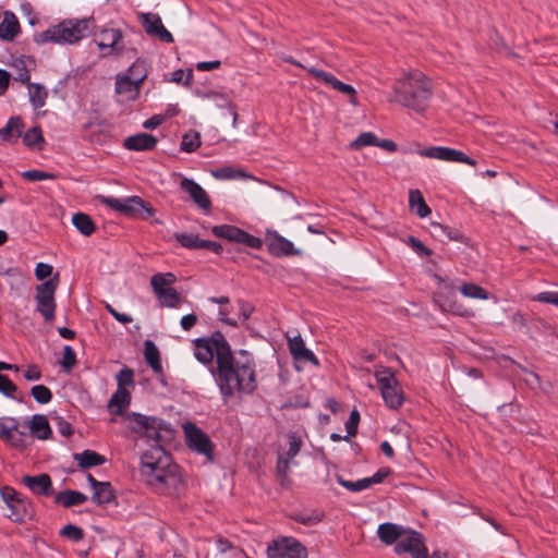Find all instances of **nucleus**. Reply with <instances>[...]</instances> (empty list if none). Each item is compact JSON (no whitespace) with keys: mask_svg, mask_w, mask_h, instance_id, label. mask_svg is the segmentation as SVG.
<instances>
[{"mask_svg":"<svg viewBox=\"0 0 558 558\" xmlns=\"http://www.w3.org/2000/svg\"><path fill=\"white\" fill-rule=\"evenodd\" d=\"M440 307L442 311H448L454 315H459V316H463V317H468L471 315V312L469 310H466L462 304H460L456 301L449 303L448 305L441 304Z\"/></svg>","mask_w":558,"mask_h":558,"instance_id":"e2e57ef3","label":"nucleus"},{"mask_svg":"<svg viewBox=\"0 0 558 558\" xmlns=\"http://www.w3.org/2000/svg\"><path fill=\"white\" fill-rule=\"evenodd\" d=\"M31 395L39 404H47L52 400V392L45 385L33 386L31 389Z\"/></svg>","mask_w":558,"mask_h":558,"instance_id":"de8ad7c7","label":"nucleus"},{"mask_svg":"<svg viewBox=\"0 0 558 558\" xmlns=\"http://www.w3.org/2000/svg\"><path fill=\"white\" fill-rule=\"evenodd\" d=\"M269 558H307V549L293 537H282L268 546Z\"/></svg>","mask_w":558,"mask_h":558,"instance_id":"9b49d317","label":"nucleus"},{"mask_svg":"<svg viewBox=\"0 0 558 558\" xmlns=\"http://www.w3.org/2000/svg\"><path fill=\"white\" fill-rule=\"evenodd\" d=\"M19 422L14 417L0 418V439L8 440L11 438L12 433L17 432Z\"/></svg>","mask_w":558,"mask_h":558,"instance_id":"c03bdc74","label":"nucleus"},{"mask_svg":"<svg viewBox=\"0 0 558 558\" xmlns=\"http://www.w3.org/2000/svg\"><path fill=\"white\" fill-rule=\"evenodd\" d=\"M293 460L278 453L276 473L282 487H289L291 478L289 477L290 465Z\"/></svg>","mask_w":558,"mask_h":558,"instance_id":"58836bf2","label":"nucleus"},{"mask_svg":"<svg viewBox=\"0 0 558 558\" xmlns=\"http://www.w3.org/2000/svg\"><path fill=\"white\" fill-rule=\"evenodd\" d=\"M307 72L319 82H323L329 86H331L337 92L348 95L349 101L351 105L356 106L357 105V93L355 88L352 85L345 84L341 81H339L335 75L331 73L325 72L323 70L316 69L314 66H308Z\"/></svg>","mask_w":558,"mask_h":558,"instance_id":"2eb2a0df","label":"nucleus"},{"mask_svg":"<svg viewBox=\"0 0 558 558\" xmlns=\"http://www.w3.org/2000/svg\"><path fill=\"white\" fill-rule=\"evenodd\" d=\"M407 243L418 254V255H424V256H429L432 255V250H429L428 247H426L422 241H420L415 236H409L408 240H407Z\"/></svg>","mask_w":558,"mask_h":558,"instance_id":"0e129e2a","label":"nucleus"},{"mask_svg":"<svg viewBox=\"0 0 558 558\" xmlns=\"http://www.w3.org/2000/svg\"><path fill=\"white\" fill-rule=\"evenodd\" d=\"M162 306L166 307H178L181 303V295L173 288L166 290L162 296H158Z\"/></svg>","mask_w":558,"mask_h":558,"instance_id":"603ef678","label":"nucleus"},{"mask_svg":"<svg viewBox=\"0 0 558 558\" xmlns=\"http://www.w3.org/2000/svg\"><path fill=\"white\" fill-rule=\"evenodd\" d=\"M377 136L373 132H364L360 134L351 144V149H361L365 146H376L377 145Z\"/></svg>","mask_w":558,"mask_h":558,"instance_id":"49530a36","label":"nucleus"},{"mask_svg":"<svg viewBox=\"0 0 558 558\" xmlns=\"http://www.w3.org/2000/svg\"><path fill=\"white\" fill-rule=\"evenodd\" d=\"M94 26L93 19L65 20L35 37L38 44L54 43L59 45L75 44L86 37Z\"/></svg>","mask_w":558,"mask_h":558,"instance_id":"7ed1b4c3","label":"nucleus"},{"mask_svg":"<svg viewBox=\"0 0 558 558\" xmlns=\"http://www.w3.org/2000/svg\"><path fill=\"white\" fill-rule=\"evenodd\" d=\"M128 76L132 77L133 80H135L140 85H142V83L144 82V80L146 78L147 76V66H146V62L143 61V60H136L130 68H129V71H128Z\"/></svg>","mask_w":558,"mask_h":558,"instance_id":"37998d69","label":"nucleus"},{"mask_svg":"<svg viewBox=\"0 0 558 558\" xmlns=\"http://www.w3.org/2000/svg\"><path fill=\"white\" fill-rule=\"evenodd\" d=\"M118 388L134 386V372L129 367H123L116 376Z\"/></svg>","mask_w":558,"mask_h":558,"instance_id":"13d9d810","label":"nucleus"},{"mask_svg":"<svg viewBox=\"0 0 558 558\" xmlns=\"http://www.w3.org/2000/svg\"><path fill=\"white\" fill-rule=\"evenodd\" d=\"M195 352L194 355L203 364H211L216 360L218 364V356L223 348H230L229 342L220 331H216L209 338H198L194 340Z\"/></svg>","mask_w":558,"mask_h":558,"instance_id":"6e6552de","label":"nucleus"},{"mask_svg":"<svg viewBox=\"0 0 558 558\" xmlns=\"http://www.w3.org/2000/svg\"><path fill=\"white\" fill-rule=\"evenodd\" d=\"M144 356L147 364L155 373H161L162 365L160 362V353L154 341L146 340L144 342Z\"/></svg>","mask_w":558,"mask_h":558,"instance_id":"473e14b6","label":"nucleus"},{"mask_svg":"<svg viewBox=\"0 0 558 558\" xmlns=\"http://www.w3.org/2000/svg\"><path fill=\"white\" fill-rule=\"evenodd\" d=\"M22 483L35 495L49 497L52 494V482L48 474L25 475Z\"/></svg>","mask_w":558,"mask_h":558,"instance_id":"4be33fe9","label":"nucleus"},{"mask_svg":"<svg viewBox=\"0 0 558 558\" xmlns=\"http://www.w3.org/2000/svg\"><path fill=\"white\" fill-rule=\"evenodd\" d=\"M125 421L133 433L148 442L153 441V445H162L166 438H170L172 435L170 425L156 416L132 412L125 416Z\"/></svg>","mask_w":558,"mask_h":558,"instance_id":"20e7f679","label":"nucleus"},{"mask_svg":"<svg viewBox=\"0 0 558 558\" xmlns=\"http://www.w3.org/2000/svg\"><path fill=\"white\" fill-rule=\"evenodd\" d=\"M288 348L290 354L296 362H310L314 366H319V361L315 356V354L305 347V342L301 335H295L293 337L287 336Z\"/></svg>","mask_w":558,"mask_h":558,"instance_id":"412c9836","label":"nucleus"},{"mask_svg":"<svg viewBox=\"0 0 558 558\" xmlns=\"http://www.w3.org/2000/svg\"><path fill=\"white\" fill-rule=\"evenodd\" d=\"M162 458H171L162 445H151L150 448L141 456L140 471L143 480L151 478L157 481L156 477L153 476L155 470L159 469V461L163 460Z\"/></svg>","mask_w":558,"mask_h":558,"instance_id":"4468645a","label":"nucleus"},{"mask_svg":"<svg viewBox=\"0 0 558 558\" xmlns=\"http://www.w3.org/2000/svg\"><path fill=\"white\" fill-rule=\"evenodd\" d=\"M201 146V136L197 132H189L183 135L180 148L186 153H193Z\"/></svg>","mask_w":558,"mask_h":558,"instance_id":"79ce46f5","label":"nucleus"},{"mask_svg":"<svg viewBox=\"0 0 558 558\" xmlns=\"http://www.w3.org/2000/svg\"><path fill=\"white\" fill-rule=\"evenodd\" d=\"M337 482L344 488L351 492H361L369 488V480L361 478L359 481L352 482L344 480L341 475H337Z\"/></svg>","mask_w":558,"mask_h":558,"instance_id":"8fccbe9b","label":"nucleus"},{"mask_svg":"<svg viewBox=\"0 0 558 558\" xmlns=\"http://www.w3.org/2000/svg\"><path fill=\"white\" fill-rule=\"evenodd\" d=\"M122 39V32L117 28H102L96 35L97 46L106 56L121 53L124 48Z\"/></svg>","mask_w":558,"mask_h":558,"instance_id":"f3484780","label":"nucleus"},{"mask_svg":"<svg viewBox=\"0 0 558 558\" xmlns=\"http://www.w3.org/2000/svg\"><path fill=\"white\" fill-rule=\"evenodd\" d=\"M23 143L29 148H34L38 144L44 143V136L40 126L36 125L27 130L23 136Z\"/></svg>","mask_w":558,"mask_h":558,"instance_id":"a18cd8bd","label":"nucleus"},{"mask_svg":"<svg viewBox=\"0 0 558 558\" xmlns=\"http://www.w3.org/2000/svg\"><path fill=\"white\" fill-rule=\"evenodd\" d=\"M184 433L190 449L213 459V442L201 428L193 423H186Z\"/></svg>","mask_w":558,"mask_h":558,"instance_id":"ddd939ff","label":"nucleus"},{"mask_svg":"<svg viewBox=\"0 0 558 558\" xmlns=\"http://www.w3.org/2000/svg\"><path fill=\"white\" fill-rule=\"evenodd\" d=\"M87 501V496L77 490H63L56 496V502L61 504L64 508H71Z\"/></svg>","mask_w":558,"mask_h":558,"instance_id":"2f4dec72","label":"nucleus"},{"mask_svg":"<svg viewBox=\"0 0 558 558\" xmlns=\"http://www.w3.org/2000/svg\"><path fill=\"white\" fill-rule=\"evenodd\" d=\"M460 293L470 299H477V300H487L488 299V292L483 289L481 286L472 283V282H464L459 288Z\"/></svg>","mask_w":558,"mask_h":558,"instance_id":"a19ab883","label":"nucleus"},{"mask_svg":"<svg viewBox=\"0 0 558 558\" xmlns=\"http://www.w3.org/2000/svg\"><path fill=\"white\" fill-rule=\"evenodd\" d=\"M177 281V277L172 272H159L150 278V284L156 296H162L166 290Z\"/></svg>","mask_w":558,"mask_h":558,"instance_id":"c756f323","label":"nucleus"},{"mask_svg":"<svg viewBox=\"0 0 558 558\" xmlns=\"http://www.w3.org/2000/svg\"><path fill=\"white\" fill-rule=\"evenodd\" d=\"M211 232L215 236L226 239L231 242L239 243L243 230L231 225H219L211 228Z\"/></svg>","mask_w":558,"mask_h":558,"instance_id":"72a5a7b5","label":"nucleus"},{"mask_svg":"<svg viewBox=\"0 0 558 558\" xmlns=\"http://www.w3.org/2000/svg\"><path fill=\"white\" fill-rule=\"evenodd\" d=\"M22 177L27 181L36 182L44 180H54L57 174L43 170H26L22 173Z\"/></svg>","mask_w":558,"mask_h":558,"instance_id":"4d7b16f0","label":"nucleus"},{"mask_svg":"<svg viewBox=\"0 0 558 558\" xmlns=\"http://www.w3.org/2000/svg\"><path fill=\"white\" fill-rule=\"evenodd\" d=\"M422 157L475 166L476 161L461 150L450 147L432 146L420 151Z\"/></svg>","mask_w":558,"mask_h":558,"instance_id":"dca6fc26","label":"nucleus"},{"mask_svg":"<svg viewBox=\"0 0 558 558\" xmlns=\"http://www.w3.org/2000/svg\"><path fill=\"white\" fill-rule=\"evenodd\" d=\"M162 459L159 461V469L154 472L153 477H156L157 481L151 478H144V481L158 493L172 494L181 481L177 473V465L172 464V459Z\"/></svg>","mask_w":558,"mask_h":558,"instance_id":"0eeeda50","label":"nucleus"},{"mask_svg":"<svg viewBox=\"0 0 558 558\" xmlns=\"http://www.w3.org/2000/svg\"><path fill=\"white\" fill-rule=\"evenodd\" d=\"M433 235L438 238L440 241H459L462 242L463 235L456 229L450 228L449 226H445L438 222L432 223Z\"/></svg>","mask_w":558,"mask_h":558,"instance_id":"4c0bfd02","label":"nucleus"},{"mask_svg":"<svg viewBox=\"0 0 558 558\" xmlns=\"http://www.w3.org/2000/svg\"><path fill=\"white\" fill-rule=\"evenodd\" d=\"M289 438V449L284 457L293 460L300 452L302 447V440L295 436L294 434L288 435Z\"/></svg>","mask_w":558,"mask_h":558,"instance_id":"bf43d9fd","label":"nucleus"},{"mask_svg":"<svg viewBox=\"0 0 558 558\" xmlns=\"http://www.w3.org/2000/svg\"><path fill=\"white\" fill-rule=\"evenodd\" d=\"M141 85L132 77L124 75L118 76L116 81L117 94H132L136 96L140 93Z\"/></svg>","mask_w":558,"mask_h":558,"instance_id":"ea45409f","label":"nucleus"},{"mask_svg":"<svg viewBox=\"0 0 558 558\" xmlns=\"http://www.w3.org/2000/svg\"><path fill=\"white\" fill-rule=\"evenodd\" d=\"M131 403V392L126 388H117L108 402V409L114 415H123Z\"/></svg>","mask_w":558,"mask_h":558,"instance_id":"a878e982","label":"nucleus"},{"mask_svg":"<svg viewBox=\"0 0 558 558\" xmlns=\"http://www.w3.org/2000/svg\"><path fill=\"white\" fill-rule=\"evenodd\" d=\"M74 460L77 461L82 469L101 465L107 461L104 456L89 449H86L80 453H75Z\"/></svg>","mask_w":558,"mask_h":558,"instance_id":"7c9ffc66","label":"nucleus"},{"mask_svg":"<svg viewBox=\"0 0 558 558\" xmlns=\"http://www.w3.org/2000/svg\"><path fill=\"white\" fill-rule=\"evenodd\" d=\"M409 205L420 218H425L430 214V209L424 201L418 190H411L409 193Z\"/></svg>","mask_w":558,"mask_h":558,"instance_id":"c9c22d12","label":"nucleus"},{"mask_svg":"<svg viewBox=\"0 0 558 558\" xmlns=\"http://www.w3.org/2000/svg\"><path fill=\"white\" fill-rule=\"evenodd\" d=\"M29 101L35 109L41 108L46 105L48 98L47 89L37 83H28Z\"/></svg>","mask_w":558,"mask_h":558,"instance_id":"e433bc0d","label":"nucleus"},{"mask_svg":"<svg viewBox=\"0 0 558 558\" xmlns=\"http://www.w3.org/2000/svg\"><path fill=\"white\" fill-rule=\"evenodd\" d=\"M211 175L218 180H231L245 177V173L233 167H222L211 171Z\"/></svg>","mask_w":558,"mask_h":558,"instance_id":"09e8293b","label":"nucleus"},{"mask_svg":"<svg viewBox=\"0 0 558 558\" xmlns=\"http://www.w3.org/2000/svg\"><path fill=\"white\" fill-rule=\"evenodd\" d=\"M60 535L73 541V542H80L84 538V531L74 524H66L60 530Z\"/></svg>","mask_w":558,"mask_h":558,"instance_id":"5fc2aeb1","label":"nucleus"},{"mask_svg":"<svg viewBox=\"0 0 558 558\" xmlns=\"http://www.w3.org/2000/svg\"><path fill=\"white\" fill-rule=\"evenodd\" d=\"M375 378L386 405L393 410L399 409L404 398L393 371L389 367H380L375 372Z\"/></svg>","mask_w":558,"mask_h":558,"instance_id":"39448f33","label":"nucleus"},{"mask_svg":"<svg viewBox=\"0 0 558 558\" xmlns=\"http://www.w3.org/2000/svg\"><path fill=\"white\" fill-rule=\"evenodd\" d=\"M432 95L430 81L423 73L416 71L404 74L395 82L393 96L390 101L422 112L428 106Z\"/></svg>","mask_w":558,"mask_h":558,"instance_id":"f03ea898","label":"nucleus"},{"mask_svg":"<svg viewBox=\"0 0 558 558\" xmlns=\"http://www.w3.org/2000/svg\"><path fill=\"white\" fill-rule=\"evenodd\" d=\"M72 223L84 236H90L96 230V226L90 216L84 213L74 214L72 217Z\"/></svg>","mask_w":558,"mask_h":558,"instance_id":"f704fd0d","label":"nucleus"},{"mask_svg":"<svg viewBox=\"0 0 558 558\" xmlns=\"http://www.w3.org/2000/svg\"><path fill=\"white\" fill-rule=\"evenodd\" d=\"M0 495L10 510V513L5 514L8 519L13 522H23L26 518H31V502L26 497L10 486L1 487Z\"/></svg>","mask_w":558,"mask_h":558,"instance_id":"9d476101","label":"nucleus"},{"mask_svg":"<svg viewBox=\"0 0 558 558\" xmlns=\"http://www.w3.org/2000/svg\"><path fill=\"white\" fill-rule=\"evenodd\" d=\"M535 300L542 303L553 304L558 307V291H545L536 295Z\"/></svg>","mask_w":558,"mask_h":558,"instance_id":"774afa93","label":"nucleus"},{"mask_svg":"<svg viewBox=\"0 0 558 558\" xmlns=\"http://www.w3.org/2000/svg\"><path fill=\"white\" fill-rule=\"evenodd\" d=\"M20 33V23L17 17L10 11H5L3 21L0 24V37L5 40H12Z\"/></svg>","mask_w":558,"mask_h":558,"instance_id":"c85d7f7f","label":"nucleus"},{"mask_svg":"<svg viewBox=\"0 0 558 558\" xmlns=\"http://www.w3.org/2000/svg\"><path fill=\"white\" fill-rule=\"evenodd\" d=\"M323 519V514L320 513H315V514H311V515H305V514H296L293 517V520L301 523V524H304V525H314V524H317L318 522H320Z\"/></svg>","mask_w":558,"mask_h":558,"instance_id":"338daca9","label":"nucleus"},{"mask_svg":"<svg viewBox=\"0 0 558 558\" xmlns=\"http://www.w3.org/2000/svg\"><path fill=\"white\" fill-rule=\"evenodd\" d=\"M182 191L187 193L193 202L203 210L209 211L211 208V201L207 192L194 180L183 178L180 182Z\"/></svg>","mask_w":558,"mask_h":558,"instance_id":"aec40b11","label":"nucleus"},{"mask_svg":"<svg viewBox=\"0 0 558 558\" xmlns=\"http://www.w3.org/2000/svg\"><path fill=\"white\" fill-rule=\"evenodd\" d=\"M58 276L59 274L57 272L53 278H50L36 287V310L46 322H51L54 318L57 306L54 294L59 282Z\"/></svg>","mask_w":558,"mask_h":558,"instance_id":"1a4fd4ad","label":"nucleus"},{"mask_svg":"<svg viewBox=\"0 0 558 558\" xmlns=\"http://www.w3.org/2000/svg\"><path fill=\"white\" fill-rule=\"evenodd\" d=\"M360 423V413L357 410H353L350 413L348 421L345 422L347 434L350 437H354L357 433V426Z\"/></svg>","mask_w":558,"mask_h":558,"instance_id":"052dcab7","label":"nucleus"},{"mask_svg":"<svg viewBox=\"0 0 558 558\" xmlns=\"http://www.w3.org/2000/svg\"><path fill=\"white\" fill-rule=\"evenodd\" d=\"M174 238L183 247L192 250L199 248L201 239L196 234L175 233Z\"/></svg>","mask_w":558,"mask_h":558,"instance_id":"864d4df0","label":"nucleus"},{"mask_svg":"<svg viewBox=\"0 0 558 558\" xmlns=\"http://www.w3.org/2000/svg\"><path fill=\"white\" fill-rule=\"evenodd\" d=\"M427 550L424 536L414 530L404 529V534L395 545V553L398 555L410 554L412 558L422 557Z\"/></svg>","mask_w":558,"mask_h":558,"instance_id":"f8f14e48","label":"nucleus"},{"mask_svg":"<svg viewBox=\"0 0 558 558\" xmlns=\"http://www.w3.org/2000/svg\"><path fill=\"white\" fill-rule=\"evenodd\" d=\"M27 427L33 437L39 440H47L51 438L52 430L49 421L44 414H35L29 421L26 422Z\"/></svg>","mask_w":558,"mask_h":558,"instance_id":"393cba45","label":"nucleus"},{"mask_svg":"<svg viewBox=\"0 0 558 558\" xmlns=\"http://www.w3.org/2000/svg\"><path fill=\"white\" fill-rule=\"evenodd\" d=\"M16 433H17V435L12 433L11 438L8 439L7 442H9L10 445H12L15 448H20V449L26 448V446H27V444H26L27 434L25 432L19 430V429H17Z\"/></svg>","mask_w":558,"mask_h":558,"instance_id":"69168bd1","label":"nucleus"},{"mask_svg":"<svg viewBox=\"0 0 558 558\" xmlns=\"http://www.w3.org/2000/svg\"><path fill=\"white\" fill-rule=\"evenodd\" d=\"M216 385L227 402L235 392L251 395L257 388L256 363L246 350L232 351L223 348L218 356V364L210 368Z\"/></svg>","mask_w":558,"mask_h":558,"instance_id":"f257e3e1","label":"nucleus"},{"mask_svg":"<svg viewBox=\"0 0 558 558\" xmlns=\"http://www.w3.org/2000/svg\"><path fill=\"white\" fill-rule=\"evenodd\" d=\"M100 202L130 218H147L151 217L155 213L154 208L140 196H130L126 198L101 196Z\"/></svg>","mask_w":558,"mask_h":558,"instance_id":"423d86ee","label":"nucleus"},{"mask_svg":"<svg viewBox=\"0 0 558 558\" xmlns=\"http://www.w3.org/2000/svg\"><path fill=\"white\" fill-rule=\"evenodd\" d=\"M138 17L147 35L168 44L174 41L172 34L163 26L158 14L150 12L140 13Z\"/></svg>","mask_w":558,"mask_h":558,"instance_id":"a211bd4d","label":"nucleus"},{"mask_svg":"<svg viewBox=\"0 0 558 558\" xmlns=\"http://www.w3.org/2000/svg\"><path fill=\"white\" fill-rule=\"evenodd\" d=\"M404 529L401 525L395 523H381L377 529V535L379 539L386 545L397 544L398 539L404 534Z\"/></svg>","mask_w":558,"mask_h":558,"instance_id":"bb28decb","label":"nucleus"},{"mask_svg":"<svg viewBox=\"0 0 558 558\" xmlns=\"http://www.w3.org/2000/svg\"><path fill=\"white\" fill-rule=\"evenodd\" d=\"M76 364H77V360H76L75 351L73 350L72 347L65 345L63 348V357L60 361V365L63 367V369H65L66 372H70L71 369H73L76 366Z\"/></svg>","mask_w":558,"mask_h":558,"instance_id":"6e6d98bb","label":"nucleus"},{"mask_svg":"<svg viewBox=\"0 0 558 558\" xmlns=\"http://www.w3.org/2000/svg\"><path fill=\"white\" fill-rule=\"evenodd\" d=\"M193 80V71L190 69L185 73L182 69L177 70L172 73L171 81L178 84L190 86Z\"/></svg>","mask_w":558,"mask_h":558,"instance_id":"680f3d73","label":"nucleus"},{"mask_svg":"<svg viewBox=\"0 0 558 558\" xmlns=\"http://www.w3.org/2000/svg\"><path fill=\"white\" fill-rule=\"evenodd\" d=\"M87 482L93 489L92 501L97 506H105L116 499L114 489L110 482L97 481L92 474H87Z\"/></svg>","mask_w":558,"mask_h":558,"instance_id":"6ab92c4d","label":"nucleus"},{"mask_svg":"<svg viewBox=\"0 0 558 558\" xmlns=\"http://www.w3.org/2000/svg\"><path fill=\"white\" fill-rule=\"evenodd\" d=\"M158 143L156 136L148 133H140L124 140L123 146L129 150L147 151L153 150Z\"/></svg>","mask_w":558,"mask_h":558,"instance_id":"5701e85b","label":"nucleus"},{"mask_svg":"<svg viewBox=\"0 0 558 558\" xmlns=\"http://www.w3.org/2000/svg\"><path fill=\"white\" fill-rule=\"evenodd\" d=\"M268 251L276 257L293 256L299 254L293 243L286 238L275 233L274 236L268 239Z\"/></svg>","mask_w":558,"mask_h":558,"instance_id":"b1692460","label":"nucleus"},{"mask_svg":"<svg viewBox=\"0 0 558 558\" xmlns=\"http://www.w3.org/2000/svg\"><path fill=\"white\" fill-rule=\"evenodd\" d=\"M24 129L23 120L20 117H11L5 126L0 129V138L4 142H16Z\"/></svg>","mask_w":558,"mask_h":558,"instance_id":"cd10ccee","label":"nucleus"},{"mask_svg":"<svg viewBox=\"0 0 558 558\" xmlns=\"http://www.w3.org/2000/svg\"><path fill=\"white\" fill-rule=\"evenodd\" d=\"M19 390L17 386L7 376L0 374V392L5 397L21 401V398L15 397V392Z\"/></svg>","mask_w":558,"mask_h":558,"instance_id":"3c124183","label":"nucleus"}]
</instances>
